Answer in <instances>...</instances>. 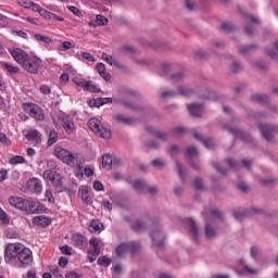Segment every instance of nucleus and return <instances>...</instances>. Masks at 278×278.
Instances as JSON below:
<instances>
[{"instance_id":"obj_20","label":"nucleus","mask_w":278,"mask_h":278,"mask_svg":"<svg viewBox=\"0 0 278 278\" xmlns=\"http://www.w3.org/2000/svg\"><path fill=\"white\" fill-rule=\"evenodd\" d=\"M33 225L36 227H49L51 225V218L46 216H36L33 218Z\"/></svg>"},{"instance_id":"obj_63","label":"nucleus","mask_w":278,"mask_h":278,"mask_svg":"<svg viewBox=\"0 0 278 278\" xmlns=\"http://www.w3.org/2000/svg\"><path fill=\"white\" fill-rule=\"evenodd\" d=\"M181 79H184V75L181 73H176L172 75L173 81H181Z\"/></svg>"},{"instance_id":"obj_50","label":"nucleus","mask_w":278,"mask_h":278,"mask_svg":"<svg viewBox=\"0 0 278 278\" xmlns=\"http://www.w3.org/2000/svg\"><path fill=\"white\" fill-rule=\"evenodd\" d=\"M60 251L63 255H73V248H71L70 245L61 247Z\"/></svg>"},{"instance_id":"obj_54","label":"nucleus","mask_w":278,"mask_h":278,"mask_svg":"<svg viewBox=\"0 0 278 278\" xmlns=\"http://www.w3.org/2000/svg\"><path fill=\"white\" fill-rule=\"evenodd\" d=\"M187 153H188L189 157H197V155H199V151L194 147L188 148Z\"/></svg>"},{"instance_id":"obj_16","label":"nucleus","mask_w":278,"mask_h":278,"mask_svg":"<svg viewBox=\"0 0 278 278\" xmlns=\"http://www.w3.org/2000/svg\"><path fill=\"white\" fill-rule=\"evenodd\" d=\"M0 67L3 71H7V73H9V75H18V73H21V67L16 66L12 63L0 62Z\"/></svg>"},{"instance_id":"obj_33","label":"nucleus","mask_w":278,"mask_h":278,"mask_svg":"<svg viewBox=\"0 0 278 278\" xmlns=\"http://www.w3.org/2000/svg\"><path fill=\"white\" fill-rule=\"evenodd\" d=\"M222 29L223 31H225L226 34H231L232 31H236V26L231 23V22H225L222 25Z\"/></svg>"},{"instance_id":"obj_31","label":"nucleus","mask_w":278,"mask_h":278,"mask_svg":"<svg viewBox=\"0 0 278 278\" xmlns=\"http://www.w3.org/2000/svg\"><path fill=\"white\" fill-rule=\"evenodd\" d=\"M102 60H104L106 64H110V66H118V61L105 52L102 53Z\"/></svg>"},{"instance_id":"obj_4","label":"nucleus","mask_w":278,"mask_h":278,"mask_svg":"<svg viewBox=\"0 0 278 278\" xmlns=\"http://www.w3.org/2000/svg\"><path fill=\"white\" fill-rule=\"evenodd\" d=\"M22 243H9L4 250V262L5 264L14 265V262L18 260V255L23 250Z\"/></svg>"},{"instance_id":"obj_15","label":"nucleus","mask_w":278,"mask_h":278,"mask_svg":"<svg viewBox=\"0 0 278 278\" xmlns=\"http://www.w3.org/2000/svg\"><path fill=\"white\" fill-rule=\"evenodd\" d=\"M162 232L160 231L159 227H154L150 233L152 243L154 244V247H159V249H162V247H164V240L165 238L162 237Z\"/></svg>"},{"instance_id":"obj_26","label":"nucleus","mask_w":278,"mask_h":278,"mask_svg":"<svg viewBox=\"0 0 278 278\" xmlns=\"http://www.w3.org/2000/svg\"><path fill=\"white\" fill-rule=\"evenodd\" d=\"M251 101H253L254 103H268V101H270V98L265 94L255 93L251 97Z\"/></svg>"},{"instance_id":"obj_62","label":"nucleus","mask_w":278,"mask_h":278,"mask_svg":"<svg viewBox=\"0 0 278 278\" xmlns=\"http://www.w3.org/2000/svg\"><path fill=\"white\" fill-rule=\"evenodd\" d=\"M232 73H240L242 71V65L238 62H235L231 67Z\"/></svg>"},{"instance_id":"obj_53","label":"nucleus","mask_w":278,"mask_h":278,"mask_svg":"<svg viewBox=\"0 0 278 278\" xmlns=\"http://www.w3.org/2000/svg\"><path fill=\"white\" fill-rule=\"evenodd\" d=\"M45 198L49 203H55V198H53V192H51L49 189L46 190Z\"/></svg>"},{"instance_id":"obj_36","label":"nucleus","mask_w":278,"mask_h":278,"mask_svg":"<svg viewBox=\"0 0 278 278\" xmlns=\"http://www.w3.org/2000/svg\"><path fill=\"white\" fill-rule=\"evenodd\" d=\"M147 131H149V134H153L154 136H156V138H159V140H166V134L160 132V131L153 129V127H147Z\"/></svg>"},{"instance_id":"obj_9","label":"nucleus","mask_w":278,"mask_h":278,"mask_svg":"<svg viewBox=\"0 0 278 278\" xmlns=\"http://www.w3.org/2000/svg\"><path fill=\"white\" fill-rule=\"evenodd\" d=\"M59 123L63 127L65 134L71 136L75 131V122L71 115L62 114L59 116Z\"/></svg>"},{"instance_id":"obj_17","label":"nucleus","mask_w":278,"mask_h":278,"mask_svg":"<svg viewBox=\"0 0 278 278\" xmlns=\"http://www.w3.org/2000/svg\"><path fill=\"white\" fill-rule=\"evenodd\" d=\"M187 223L190 236L192 237L194 242H199V227L197 226V223H194V219L192 218H189Z\"/></svg>"},{"instance_id":"obj_39","label":"nucleus","mask_w":278,"mask_h":278,"mask_svg":"<svg viewBox=\"0 0 278 278\" xmlns=\"http://www.w3.org/2000/svg\"><path fill=\"white\" fill-rule=\"evenodd\" d=\"M109 21L108 17L103 16V15H97L96 16V25H98V27H102L103 25H108Z\"/></svg>"},{"instance_id":"obj_13","label":"nucleus","mask_w":278,"mask_h":278,"mask_svg":"<svg viewBox=\"0 0 278 278\" xmlns=\"http://www.w3.org/2000/svg\"><path fill=\"white\" fill-rule=\"evenodd\" d=\"M72 244L76 249L84 250L88 245V240H86V237L79 232H75L72 235Z\"/></svg>"},{"instance_id":"obj_27","label":"nucleus","mask_w":278,"mask_h":278,"mask_svg":"<svg viewBox=\"0 0 278 278\" xmlns=\"http://www.w3.org/2000/svg\"><path fill=\"white\" fill-rule=\"evenodd\" d=\"M51 184L54 186V188H55V190H58V192H62L63 182H62V176H60V174L55 175V177L51 180Z\"/></svg>"},{"instance_id":"obj_35","label":"nucleus","mask_w":278,"mask_h":278,"mask_svg":"<svg viewBox=\"0 0 278 278\" xmlns=\"http://www.w3.org/2000/svg\"><path fill=\"white\" fill-rule=\"evenodd\" d=\"M9 164L16 166V164H25V157L21 155H15L9 160Z\"/></svg>"},{"instance_id":"obj_41","label":"nucleus","mask_w":278,"mask_h":278,"mask_svg":"<svg viewBox=\"0 0 278 278\" xmlns=\"http://www.w3.org/2000/svg\"><path fill=\"white\" fill-rule=\"evenodd\" d=\"M68 49H75V45H73L71 41H63L59 47V51H68Z\"/></svg>"},{"instance_id":"obj_32","label":"nucleus","mask_w":278,"mask_h":278,"mask_svg":"<svg viewBox=\"0 0 278 278\" xmlns=\"http://www.w3.org/2000/svg\"><path fill=\"white\" fill-rule=\"evenodd\" d=\"M98 266H103L104 268H108L112 264V258L108 256L99 257L97 261Z\"/></svg>"},{"instance_id":"obj_46","label":"nucleus","mask_w":278,"mask_h":278,"mask_svg":"<svg viewBox=\"0 0 278 278\" xmlns=\"http://www.w3.org/2000/svg\"><path fill=\"white\" fill-rule=\"evenodd\" d=\"M0 220H1V223H3V225L10 224V218H8V214L1 207H0Z\"/></svg>"},{"instance_id":"obj_7","label":"nucleus","mask_w":278,"mask_h":278,"mask_svg":"<svg viewBox=\"0 0 278 278\" xmlns=\"http://www.w3.org/2000/svg\"><path fill=\"white\" fill-rule=\"evenodd\" d=\"M24 110L35 121H45V111L38 104L25 103Z\"/></svg>"},{"instance_id":"obj_61","label":"nucleus","mask_w":278,"mask_h":278,"mask_svg":"<svg viewBox=\"0 0 278 278\" xmlns=\"http://www.w3.org/2000/svg\"><path fill=\"white\" fill-rule=\"evenodd\" d=\"M40 92H41V94H51V87H49L47 85H42L40 87Z\"/></svg>"},{"instance_id":"obj_43","label":"nucleus","mask_w":278,"mask_h":278,"mask_svg":"<svg viewBox=\"0 0 278 278\" xmlns=\"http://www.w3.org/2000/svg\"><path fill=\"white\" fill-rule=\"evenodd\" d=\"M56 175H58V173H55L51 169H47L43 172V179H48L49 181H51L52 179H55Z\"/></svg>"},{"instance_id":"obj_10","label":"nucleus","mask_w":278,"mask_h":278,"mask_svg":"<svg viewBox=\"0 0 278 278\" xmlns=\"http://www.w3.org/2000/svg\"><path fill=\"white\" fill-rule=\"evenodd\" d=\"M10 55L15 60L20 66H23L24 62L27 61L29 54L20 48H11L9 49Z\"/></svg>"},{"instance_id":"obj_30","label":"nucleus","mask_w":278,"mask_h":278,"mask_svg":"<svg viewBox=\"0 0 278 278\" xmlns=\"http://www.w3.org/2000/svg\"><path fill=\"white\" fill-rule=\"evenodd\" d=\"M205 236L207 240H212L213 238H216V230L208 223H206V226H205Z\"/></svg>"},{"instance_id":"obj_51","label":"nucleus","mask_w":278,"mask_h":278,"mask_svg":"<svg viewBox=\"0 0 278 278\" xmlns=\"http://www.w3.org/2000/svg\"><path fill=\"white\" fill-rule=\"evenodd\" d=\"M31 3V0H17V4L21 5V8H25L26 10H29Z\"/></svg>"},{"instance_id":"obj_57","label":"nucleus","mask_w":278,"mask_h":278,"mask_svg":"<svg viewBox=\"0 0 278 278\" xmlns=\"http://www.w3.org/2000/svg\"><path fill=\"white\" fill-rule=\"evenodd\" d=\"M165 165L164 161L160 159H155L152 161V166H155V168H162Z\"/></svg>"},{"instance_id":"obj_55","label":"nucleus","mask_w":278,"mask_h":278,"mask_svg":"<svg viewBox=\"0 0 278 278\" xmlns=\"http://www.w3.org/2000/svg\"><path fill=\"white\" fill-rule=\"evenodd\" d=\"M83 60H87V62H94V56L90 52H83L81 53Z\"/></svg>"},{"instance_id":"obj_2","label":"nucleus","mask_w":278,"mask_h":278,"mask_svg":"<svg viewBox=\"0 0 278 278\" xmlns=\"http://www.w3.org/2000/svg\"><path fill=\"white\" fill-rule=\"evenodd\" d=\"M9 203L13 207H16L17 210H22L27 214H36L38 212V206L36 205V201H33V200H27L18 197H10Z\"/></svg>"},{"instance_id":"obj_48","label":"nucleus","mask_w":278,"mask_h":278,"mask_svg":"<svg viewBox=\"0 0 278 278\" xmlns=\"http://www.w3.org/2000/svg\"><path fill=\"white\" fill-rule=\"evenodd\" d=\"M179 92L182 97H192V94H194L193 90L188 89L187 87H181L179 89Z\"/></svg>"},{"instance_id":"obj_23","label":"nucleus","mask_w":278,"mask_h":278,"mask_svg":"<svg viewBox=\"0 0 278 278\" xmlns=\"http://www.w3.org/2000/svg\"><path fill=\"white\" fill-rule=\"evenodd\" d=\"M99 75L104 79L105 81H110L112 76H110V73L105 72V64L103 63H98L96 66Z\"/></svg>"},{"instance_id":"obj_42","label":"nucleus","mask_w":278,"mask_h":278,"mask_svg":"<svg viewBox=\"0 0 278 278\" xmlns=\"http://www.w3.org/2000/svg\"><path fill=\"white\" fill-rule=\"evenodd\" d=\"M240 12L242 14H244V16H247V18H250L251 23H255L256 25H260V20H257V17H255V15L250 14L247 12V10H240Z\"/></svg>"},{"instance_id":"obj_38","label":"nucleus","mask_w":278,"mask_h":278,"mask_svg":"<svg viewBox=\"0 0 278 278\" xmlns=\"http://www.w3.org/2000/svg\"><path fill=\"white\" fill-rule=\"evenodd\" d=\"M35 38L39 42H45V45H51V42H53V40H51L49 36H42L40 34H35Z\"/></svg>"},{"instance_id":"obj_49","label":"nucleus","mask_w":278,"mask_h":278,"mask_svg":"<svg viewBox=\"0 0 278 278\" xmlns=\"http://www.w3.org/2000/svg\"><path fill=\"white\" fill-rule=\"evenodd\" d=\"M67 10H70V12H72L74 14V16L81 17V10H79V8L74 7V5H68Z\"/></svg>"},{"instance_id":"obj_5","label":"nucleus","mask_w":278,"mask_h":278,"mask_svg":"<svg viewBox=\"0 0 278 278\" xmlns=\"http://www.w3.org/2000/svg\"><path fill=\"white\" fill-rule=\"evenodd\" d=\"M138 251H140V243L132 241V242L122 243L117 245L115 249V255H117V257L123 258V257H127V253H131V255H136Z\"/></svg>"},{"instance_id":"obj_59","label":"nucleus","mask_w":278,"mask_h":278,"mask_svg":"<svg viewBox=\"0 0 278 278\" xmlns=\"http://www.w3.org/2000/svg\"><path fill=\"white\" fill-rule=\"evenodd\" d=\"M194 188L197 190H203V180L201 178H195Z\"/></svg>"},{"instance_id":"obj_60","label":"nucleus","mask_w":278,"mask_h":278,"mask_svg":"<svg viewBox=\"0 0 278 278\" xmlns=\"http://www.w3.org/2000/svg\"><path fill=\"white\" fill-rule=\"evenodd\" d=\"M102 207H103V210H106L108 212H112V204L108 200L102 201Z\"/></svg>"},{"instance_id":"obj_28","label":"nucleus","mask_w":278,"mask_h":278,"mask_svg":"<svg viewBox=\"0 0 278 278\" xmlns=\"http://www.w3.org/2000/svg\"><path fill=\"white\" fill-rule=\"evenodd\" d=\"M115 121H117V123H123V125H134V123H136L135 118L125 117L123 115H116Z\"/></svg>"},{"instance_id":"obj_6","label":"nucleus","mask_w":278,"mask_h":278,"mask_svg":"<svg viewBox=\"0 0 278 278\" xmlns=\"http://www.w3.org/2000/svg\"><path fill=\"white\" fill-rule=\"evenodd\" d=\"M40 66H42V60L36 55H29L22 65V68L30 75H38Z\"/></svg>"},{"instance_id":"obj_24","label":"nucleus","mask_w":278,"mask_h":278,"mask_svg":"<svg viewBox=\"0 0 278 278\" xmlns=\"http://www.w3.org/2000/svg\"><path fill=\"white\" fill-rule=\"evenodd\" d=\"M193 138H195V140L202 141L206 149H214L215 147L214 140L212 139L203 140V137L199 132H194Z\"/></svg>"},{"instance_id":"obj_58","label":"nucleus","mask_w":278,"mask_h":278,"mask_svg":"<svg viewBox=\"0 0 278 278\" xmlns=\"http://www.w3.org/2000/svg\"><path fill=\"white\" fill-rule=\"evenodd\" d=\"M211 216H214L223 220V213L218 208L211 211Z\"/></svg>"},{"instance_id":"obj_8","label":"nucleus","mask_w":278,"mask_h":278,"mask_svg":"<svg viewBox=\"0 0 278 278\" xmlns=\"http://www.w3.org/2000/svg\"><path fill=\"white\" fill-rule=\"evenodd\" d=\"M17 261L22 268H27L34 262V254L29 248L23 245L20 255L17 256Z\"/></svg>"},{"instance_id":"obj_45","label":"nucleus","mask_w":278,"mask_h":278,"mask_svg":"<svg viewBox=\"0 0 278 278\" xmlns=\"http://www.w3.org/2000/svg\"><path fill=\"white\" fill-rule=\"evenodd\" d=\"M39 14L40 16H42V18H46V21H51L53 16V13L42 8H41V11H39Z\"/></svg>"},{"instance_id":"obj_29","label":"nucleus","mask_w":278,"mask_h":278,"mask_svg":"<svg viewBox=\"0 0 278 278\" xmlns=\"http://www.w3.org/2000/svg\"><path fill=\"white\" fill-rule=\"evenodd\" d=\"M101 227H103V224L99 220H91L89 225V231L91 233H97V231H101Z\"/></svg>"},{"instance_id":"obj_3","label":"nucleus","mask_w":278,"mask_h":278,"mask_svg":"<svg viewBox=\"0 0 278 278\" xmlns=\"http://www.w3.org/2000/svg\"><path fill=\"white\" fill-rule=\"evenodd\" d=\"M88 127L96 134V136H99L100 138H104L105 140H110L112 138V131L105 127H103V124H101V121L98 118H90L88 121Z\"/></svg>"},{"instance_id":"obj_18","label":"nucleus","mask_w":278,"mask_h":278,"mask_svg":"<svg viewBox=\"0 0 278 278\" xmlns=\"http://www.w3.org/2000/svg\"><path fill=\"white\" fill-rule=\"evenodd\" d=\"M228 131L232 134V136H235L236 138H240V140H243V142H251V136L238 128L229 127Z\"/></svg>"},{"instance_id":"obj_52","label":"nucleus","mask_w":278,"mask_h":278,"mask_svg":"<svg viewBox=\"0 0 278 278\" xmlns=\"http://www.w3.org/2000/svg\"><path fill=\"white\" fill-rule=\"evenodd\" d=\"M119 51H121L122 53H134V52H136V48H134V47H131V46H129V45H125V46H123V47L119 49Z\"/></svg>"},{"instance_id":"obj_22","label":"nucleus","mask_w":278,"mask_h":278,"mask_svg":"<svg viewBox=\"0 0 278 278\" xmlns=\"http://www.w3.org/2000/svg\"><path fill=\"white\" fill-rule=\"evenodd\" d=\"M105 103H112V98H98L97 100L89 101L90 108H101Z\"/></svg>"},{"instance_id":"obj_34","label":"nucleus","mask_w":278,"mask_h":278,"mask_svg":"<svg viewBox=\"0 0 278 278\" xmlns=\"http://www.w3.org/2000/svg\"><path fill=\"white\" fill-rule=\"evenodd\" d=\"M58 142V131L51 130L48 138V147H53Z\"/></svg>"},{"instance_id":"obj_56","label":"nucleus","mask_w":278,"mask_h":278,"mask_svg":"<svg viewBox=\"0 0 278 278\" xmlns=\"http://www.w3.org/2000/svg\"><path fill=\"white\" fill-rule=\"evenodd\" d=\"M28 10H31V12H38V14H40L42 7H40V4H36V2H31Z\"/></svg>"},{"instance_id":"obj_19","label":"nucleus","mask_w":278,"mask_h":278,"mask_svg":"<svg viewBox=\"0 0 278 278\" xmlns=\"http://www.w3.org/2000/svg\"><path fill=\"white\" fill-rule=\"evenodd\" d=\"M26 140H29L30 142H36L38 144L42 142V134H40V131H38L37 129H30L26 135Z\"/></svg>"},{"instance_id":"obj_14","label":"nucleus","mask_w":278,"mask_h":278,"mask_svg":"<svg viewBox=\"0 0 278 278\" xmlns=\"http://www.w3.org/2000/svg\"><path fill=\"white\" fill-rule=\"evenodd\" d=\"M74 84L78 88H83V90H86L88 92H99V88L94 84H92V81L75 78Z\"/></svg>"},{"instance_id":"obj_47","label":"nucleus","mask_w":278,"mask_h":278,"mask_svg":"<svg viewBox=\"0 0 278 278\" xmlns=\"http://www.w3.org/2000/svg\"><path fill=\"white\" fill-rule=\"evenodd\" d=\"M233 216L237 220H243L247 216H251V213H249V211H245L244 213L235 212Z\"/></svg>"},{"instance_id":"obj_64","label":"nucleus","mask_w":278,"mask_h":278,"mask_svg":"<svg viewBox=\"0 0 278 278\" xmlns=\"http://www.w3.org/2000/svg\"><path fill=\"white\" fill-rule=\"evenodd\" d=\"M83 276L77 274L76 271H70L66 274V278H81Z\"/></svg>"},{"instance_id":"obj_25","label":"nucleus","mask_w":278,"mask_h":278,"mask_svg":"<svg viewBox=\"0 0 278 278\" xmlns=\"http://www.w3.org/2000/svg\"><path fill=\"white\" fill-rule=\"evenodd\" d=\"M116 162H118V160L112 157V155L110 154H105L102 156V166L104 168H108V167L110 168V166H112V164H116Z\"/></svg>"},{"instance_id":"obj_12","label":"nucleus","mask_w":278,"mask_h":278,"mask_svg":"<svg viewBox=\"0 0 278 278\" xmlns=\"http://www.w3.org/2000/svg\"><path fill=\"white\" fill-rule=\"evenodd\" d=\"M27 192H33L35 194H40L42 192V181L38 178H30L26 182Z\"/></svg>"},{"instance_id":"obj_1","label":"nucleus","mask_w":278,"mask_h":278,"mask_svg":"<svg viewBox=\"0 0 278 278\" xmlns=\"http://www.w3.org/2000/svg\"><path fill=\"white\" fill-rule=\"evenodd\" d=\"M53 155L58 157V160H61L64 164H67V166H71L72 168H75V166H78V168H81V162H79V154H73L71 151L60 147L55 146Z\"/></svg>"},{"instance_id":"obj_44","label":"nucleus","mask_w":278,"mask_h":278,"mask_svg":"<svg viewBox=\"0 0 278 278\" xmlns=\"http://www.w3.org/2000/svg\"><path fill=\"white\" fill-rule=\"evenodd\" d=\"M134 231H143V229H147V224H144L142 220H138L135 225H132Z\"/></svg>"},{"instance_id":"obj_37","label":"nucleus","mask_w":278,"mask_h":278,"mask_svg":"<svg viewBox=\"0 0 278 278\" xmlns=\"http://www.w3.org/2000/svg\"><path fill=\"white\" fill-rule=\"evenodd\" d=\"M267 55L271 58L273 60H277L278 55V41H276L273 46V49L267 50Z\"/></svg>"},{"instance_id":"obj_40","label":"nucleus","mask_w":278,"mask_h":278,"mask_svg":"<svg viewBox=\"0 0 278 278\" xmlns=\"http://www.w3.org/2000/svg\"><path fill=\"white\" fill-rule=\"evenodd\" d=\"M134 188L135 190H137L138 192H142V190H144L147 188V182H144V180H137L134 184Z\"/></svg>"},{"instance_id":"obj_21","label":"nucleus","mask_w":278,"mask_h":278,"mask_svg":"<svg viewBox=\"0 0 278 278\" xmlns=\"http://www.w3.org/2000/svg\"><path fill=\"white\" fill-rule=\"evenodd\" d=\"M189 114L194 116L195 118H199L201 116V113L203 112V104L193 103L188 105Z\"/></svg>"},{"instance_id":"obj_11","label":"nucleus","mask_w":278,"mask_h":278,"mask_svg":"<svg viewBox=\"0 0 278 278\" xmlns=\"http://www.w3.org/2000/svg\"><path fill=\"white\" fill-rule=\"evenodd\" d=\"M258 129H260L263 138H265V140H267V142H273V134H277V131H278L277 126L266 125V124H260Z\"/></svg>"}]
</instances>
